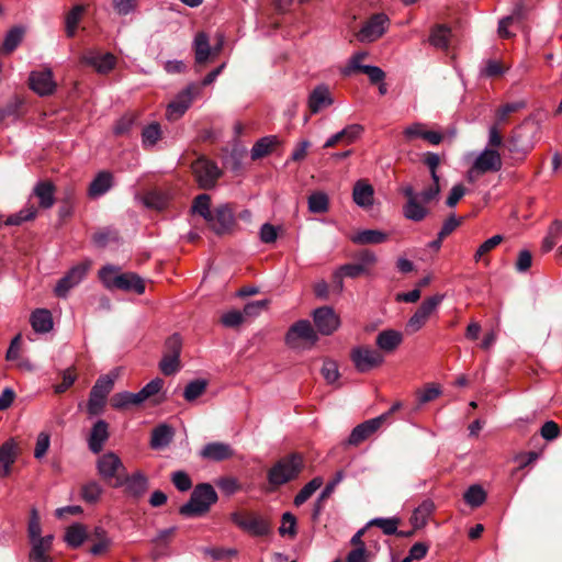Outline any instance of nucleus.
<instances>
[{"instance_id": "34", "label": "nucleus", "mask_w": 562, "mask_h": 562, "mask_svg": "<svg viewBox=\"0 0 562 562\" xmlns=\"http://www.w3.org/2000/svg\"><path fill=\"white\" fill-rule=\"evenodd\" d=\"M31 325L36 333H47L53 328L52 314L47 310H36L31 316Z\"/></svg>"}, {"instance_id": "22", "label": "nucleus", "mask_w": 562, "mask_h": 562, "mask_svg": "<svg viewBox=\"0 0 562 562\" xmlns=\"http://www.w3.org/2000/svg\"><path fill=\"white\" fill-rule=\"evenodd\" d=\"M403 334L396 329H384L376 335L375 345L381 351L391 353L403 342Z\"/></svg>"}, {"instance_id": "18", "label": "nucleus", "mask_w": 562, "mask_h": 562, "mask_svg": "<svg viewBox=\"0 0 562 562\" xmlns=\"http://www.w3.org/2000/svg\"><path fill=\"white\" fill-rule=\"evenodd\" d=\"M195 93L196 88L194 86H189L183 91H181L176 97V99L171 103H169L166 112L167 119L169 121H175L181 117L190 108Z\"/></svg>"}, {"instance_id": "51", "label": "nucleus", "mask_w": 562, "mask_h": 562, "mask_svg": "<svg viewBox=\"0 0 562 562\" xmlns=\"http://www.w3.org/2000/svg\"><path fill=\"white\" fill-rule=\"evenodd\" d=\"M503 239L504 237L502 235H494L482 243L474 254V261H481L483 257L495 249L503 241Z\"/></svg>"}, {"instance_id": "8", "label": "nucleus", "mask_w": 562, "mask_h": 562, "mask_svg": "<svg viewBox=\"0 0 562 562\" xmlns=\"http://www.w3.org/2000/svg\"><path fill=\"white\" fill-rule=\"evenodd\" d=\"M195 180L201 189L210 190L215 187L222 171L217 165L204 157L198 158L191 166Z\"/></svg>"}, {"instance_id": "2", "label": "nucleus", "mask_w": 562, "mask_h": 562, "mask_svg": "<svg viewBox=\"0 0 562 562\" xmlns=\"http://www.w3.org/2000/svg\"><path fill=\"white\" fill-rule=\"evenodd\" d=\"M217 499V493L211 484H198L193 488L189 502L180 507L179 513L184 517L203 516Z\"/></svg>"}, {"instance_id": "40", "label": "nucleus", "mask_w": 562, "mask_h": 562, "mask_svg": "<svg viewBox=\"0 0 562 562\" xmlns=\"http://www.w3.org/2000/svg\"><path fill=\"white\" fill-rule=\"evenodd\" d=\"M191 212L200 215L207 223L213 214V211H211V196L205 193L195 196L191 206Z\"/></svg>"}, {"instance_id": "38", "label": "nucleus", "mask_w": 562, "mask_h": 562, "mask_svg": "<svg viewBox=\"0 0 562 562\" xmlns=\"http://www.w3.org/2000/svg\"><path fill=\"white\" fill-rule=\"evenodd\" d=\"M172 440V430L167 425H160L153 430L150 447L154 449H160L170 443Z\"/></svg>"}, {"instance_id": "59", "label": "nucleus", "mask_w": 562, "mask_h": 562, "mask_svg": "<svg viewBox=\"0 0 562 562\" xmlns=\"http://www.w3.org/2000/svg\"><path fill=\"white\" fill-rule=\"evenodd\" d=\"M171 482L180 492H187L192 487V481L184 471H176L171 474Z\"/></svg>"}, {"instance_id": "1", "label": "nucleus", "mask_w": 562, "mask_h": 562, "mask_svg": "<svg viewBox=\"0 0 562 562\" xmlns=\"http://www.w3.org/2000/svg\"><path fill=\"white\" fill-rule=\"evenodd\" d=\"M99 278L106 289H119L127 292L143 294L145 292L144 280L134 272L120 273V268L105 266L99 271Z\"/></svg>"}, {"instance_id": "37", "label": "nucleus", "mask_w": 562, "mask_h": 562, "mask_svg": "<svg viewBox=\"0 0 562 562\" xmlns=\"http://www.w3.org/2000/svg\"><path fill=\"white\" fill-rule=\"evenodd\" d=\"M86 60L101 74H106L112 70L116 63L115 57L110 53L104 55H92L86 57Z\"/></svg>"}, {"instance_id": "49", "label": "nucleus", "mask_w": 562, "mask_h": 562, "mask_svg": "<svg viewBox=\"0 0 562 562\" xmlns=\"http://www.w3.org/2000/svg\"><path fill=\"white\" fill-rule=\"evenodd\" d=\"M400 525V518H374L368 522V527L375 526L382 529L385 535H396Z\"/></svg>"}, {"instance_id": "29", "label": "nucleus", "mask_w": 562, "mask_h": 562, "mask_svg": "<svg viewBox=\"0 0 562 562\" xmlns=\"http://www.w3.org/2000/svg\"><path fill=\"white\" fill-rule=\"evenodd\" d=\"M233 456L229 445L224 442H211L203 447L201 457L207 460L222 461Z\"/></svg>"}, {"instance_id": "39", "label": "nucleus", "mask_w": 562, "mask_h": 562, "mask_svg": "<svg viewBox=\"0 0 562 562\" xmlns=\"http://www.w3.org/2000/svg\"><path fill=\"white\" fill-rule=\"evenodd\" d=\"M86 11V7L83 4H76L71 8V10L67 13L65 19L66 24V34L68 37H74L77 31V26Z\"/></svg>"}, {"instance_id": "24", "label": "nucleus", "mask_w": 562, "mask_h": 562, "mask_svg": "<svg viewBox=\"0 0 562 562\" xmlns=\"http://www.w3.org/2000/svg\"><path fill=\"white\" fill-rule=\"evenodd\" d=\"M352 200L362 209L371 207L374 202L373 187L366 180H358L353 186Z\"/></svg>"}, {"instance_id": "47", "label": "nucleus", "mask_w": 562, "mask_h": 562, "mask_svg": "<svg viewBox=\"0 0 562 562\" xmlns=\"http://www.w3.org/2000/svg\"><path fill=\"white\" fill-rule=\"evenodd\" d=\"M328 196L324 192H314L308 196V210L312 213L321 214L328 211Z\"/></svg>"}, {"instance_id": "25", "label": "nucleus", "mask_w": 562, "mask_h": 562, "mask_svg": "<svg viewBox=\"0 0 562 562\" xmlns=\"http://www.w3.org/2000/svg\"><path fill=\"white\" fill-rule=\"evenodd\" d=\"M18 457V447L13 439L7 440L0 447V476L5 477L11 473V467Z\"/></svg>"}, {"instance_id": "56", "label": "nucleus", "mask_w": 562, "mask_h": 562, "mask_svg": "<svg viewBox=\"0 0 562 562\" xmlns=\"http://www.w3.org/2000/svg\"><path fill=\"white\" fill-rule=\"evenodd\" d=\"M112 7L116 14L125 16L137 10L138 0H113Z\"/></svg>"}, {"instance_id": "44", "label": "nucleus", "mask_w": 562, "mask_h": 562, "mask_svg": "<svg viewBox=\"0 0 562 562\" xmlns=\"http://www.w3.org/2000/svg\"><path fill=\"white\" fill-rule=\"evenodd\" d=\"M161 138V128L158 123H150L142 132V144L144 148L154 147Z\"/></svg>"}, {"instance_id": "61", "label": "nucleus", "mask_w": 562, "mask_h": 562, "mask_svg": "<svg viewBox=\"0 0 562 562\" xmlns=\"http://www.w3.org/2000/svg\"><path fill=\"white\" fill-rule=\"evenodd\" d=\"M106 400L90 392L87 404V412L90 416H98L103 413Z\"/></svg>"}, {"instance_id": "23", "label": "nucleus", "mask_w": 562, "mask_h": 562, "mask_svg": "<svg viewBox=\"0 0 562 562\" xmlns=\"http://www.w3.org/2000/svg\"><path fill=\"white\" fill-rule=\"evenodd\" d=\"M109 439V425L105 420L99 419L94 423V425L91 428V432L88 439V446L89 449L93 453H99L104 443Z\"/></svg>"}, {"instance_id": "14", "label": "nucleus", "mask_w": 562, "mask_h": 562, "mask_svg": "<svg viewBox=\"0 0 562 562\" xmlns=\"http://www.w3.org/2000/svg\"><path fill=\"white\" fill-rule=\"evenodd\" d=\"M424 164L428 167L432 179L431 184L420 192L424 202H431L439 196L440 186L437 168L440 165V157L436 153L427 151L424 156Z\"/></svg>"}, {"instance_id": "11", "label": "nucleus", "mask_w": 562, "mask_h": 562, "mask_svg": "<svg viewBox=\"0 0 562 562\" xmlns=\"http://www.w3.org/2000/svg\"><path fill=\"white\" fill-rule=\"evenodd\" d=\"M98 474L106 482L111 480L117 481V477H122L125 471L124 464L121 458L112 452L108 451L101 454L97 460Z\"/></svg>"}, {"instance_id": "21", "label": "nucleus", "mask_w": 562, "mask_h": 562, "mask_svg": "<svg viewBox=\"0 0 562 562\" xmlns=\"http://www.w3.org/2000/svg\"><path fill=\"white\" fill-rule=\"evenodd\" d=\"M123 485H125V491L128 495L140 497L147 491L148 480L142 472H135L125 477H117V481L114 482L115 487Z\"/></svg>"}, {"instance_id": "26", "label": "nucleus", "mask_w": 562, "mask_h": 562, "mask_svg": "<svg viewBox=\"0 0 562 562\" xmlns=\"http://www.w3.org/2000/svg\"><path fill=\"white\" fill-rule=\"evenodd\" d=\"M363 128L359 124H351L346 126L340 132L331 135L324 144V148H329L338 143H345L347 145L352 144L362 133Z\"/></svg>"}, {"instance_id": "5", "label": "nucleus", "mask_w": 562, "mask_h": 562, "mask_svg": "<svg viewBox=\"0 0 562 562\" xmlns=\"http://www.w3.org/2000/svg\"><path fill=\"white\" fill-rule=\"evenodd\" d=\"M503 161L497 149L484 148L473 161L468 178L474 181L479 176L487 172H497L502 169Z\"/></svg>"}, {"instance_id": "13", "label": "nucleus", "mask_w": 562, "mask_h": 562, "mask_svg": "<svg viewBox=\"0 0 562 562\" xmlns=\"http://www.w3.org/2000/svg\"><path fill=\"white\" fill-rule=\"evenodd\" d=\"M312 316L317 331L322 335H331L340 326L338 314L329 306H322L314 310Z\"/></svg>"}, {"instance_id": "58", "label": "nucleus", "mask_w": 562, "mask_h": 562, "mask_svg": "<svg viewBox=\"0 0 562 562\" xmlns=\"http://www.w3.org/2000/svg\"><path fill=\"white\" fill-rule=\"evenodd\" d=\"M50 446V436L49 434L42 431L38 434L35 449H34V458L40 460L45 457Z\"/></svg>"}, {"instance_id": "19", "label": "nucleus", "mask_w": 562, "mask_h": 562, "mask_svg": "<svg viewBox=\"0 0 562 562\" xmlns=\"http://www.w3.org/2000/svg\"><path fill=\"white\" fill-rule=\"evenodd\" d=\"M384 420L385 415H381L359 424L352 429L348 438V445L358 446L373 435L382 426Z\"/></svg>"}, {"instance_id": "46", "label": "nucleus", "mask_w": 562, "mask_h": 562, "mask_svg": "<svg viewBox=\"0 0 562 562\" xmlns=\"http://www.w3.org/2000/svg\"><path fill=\"white\" fill-rule=\"evenodd\" d=\"M506 147L508 151L520 161L525 159L531 149V146L520 144L519 135L517 133L510 135V137L507 139Z\"/></svg>"}, {"instance_id": "60", "label": "nucleus", "mask_w": 562, "mask_h": 562, "mask_svg": "<svg viewBox=\"0 0 562 562\" xmlns=\"http://www.w3.org/2000/svg\"><path fill=\"white\" fill-rule=\"evenodd\" d=\"M440 394L441 390L439 389V386H436L434 384L428 385L423 390H418L416 393L419 405H424L428 402L436 400Z\"/></svg>"}, {"instance_id": "54", "label": "nucleus", "mask_w": 562, "mask_h": 562, "mask_svg": "<svg viewBox=\"0 0 562 562\" xmlns=\"http://www.w3.org/2000/svg\"><path fill=\"white\" fill-rule=\"evenodd\" d=\"M162 386L164 380L160 378H156L143 386L139 391L143 403L156 396L161 391Z\"/></svg>"}, {"instance_id": "41", "label": "nucleus", "mask_w": 562, "mask_h": 562, "mask_svg": "<svg viewBox=\"0 0 562 562\" xmlns=\"http://www.w3.org/2000/svg\"><path fill=\"white\" fill-rule=\"evenodd\" d=\"M24 36V29L14 26L8 31L4 36L2 49L5 54H11L22 42Z\"/></svg>"}, {"instance_id": "35", "label": "nucleus", "mask_w": 562, "mask_h": 562, "mask_svg": "<svg viewBox=\"0 0 562 562\" xmlns=\"http://www.w3.org/2000/svg\"><path fill=\"white\" fill-rule=\"evenodd\" d=\"M87 529L81 524H74L69 526L65 533V541L71 548L80 547L87 539Z\"/></svg>"}, {"instance_id": "50", "label": "nucleus", "mask_w": 562, "mask_h": 562, "mask_svg": "<svg viewBox=\"0 0 562 562\" xmlns=\"http://www.w3.org/2000/svg\"><path fill=\"white\" fill-rule=\"evenodd\" d=\"M463 497L470 506L479 507L485 502L486 493L480 485H472L467 490Z\"/></svg>"}, {"instance_id": "32", "label": "nucleus", "mask_w": 562, "mask_h": 562, "mask_svg": "<svg viewBox=\"0 0 562 562\" xmlns=\"http://www.w3.org/2000/svg\"><path fill=\"white\" fill-rule=\"evenodd\" d=\"M386 239L387 235L378 229H364L351 236V241L358 245H376L384 243Z\"/></svg>"}, {"instance_id": "64", "label": "nucleus", "mask_w": 562, "mask_h": 562, "mask_svg": "<svg viewBox=\"0 0 562 562\" xmlns=\"http://www.w3.org/2000/svg\"><path fill=\"white\" fill-rule=\"evenodd\" d=\"M371 554L366 547L352 549L346 558V562H370Z\"/></svg>"}, {"instance_id": "63", "label": "nucleus", "mask_w": 562, "mask_h": 562, "mask_svg": "<svg viewBox=\"0 0 562 562\" xmlns=\"http://www.w3.org/2000/svg\"><path fill=\"white\" fill-rule=\"evenodd\" d=\"M32 542V549L30 552V560L32 562H52V558H49L46 552L48 551L47 548L41 546L35 540Z\"/></svg>"}, {"instance_id": "42", "label": "nucleus", "mask_w": 562, "mask_h": 562, "mask_svg": "<svg viewBox=\"0 0 562 562\" xmlns=\"http://www.w3.org/2000/svg\"><path fill=\"white\" fill-rule=\"evenodd\" d=\"M323 485V479L316 476L306 483L301 491L294 497V505H303L321 486Z\"/></svg>"}, {"instance_id": "9", "label": "nucleus", "mask_w": 562, "mask_h": 562, "mask_svg": "<svg viewBox=\"0 0 562 562\" xmlns=\"http://www.w3.org/2000/svg\"><path fill=\"white\" fill-rule=\"evenodd\" d=\"M350 358L357 371L364 373L383 364L384 357L381 351L369 346H359L351 350Z\"/></svg>"}, {"instance_id": "6", "label": "nucleus", "mask_w": 562, "mask_h": 562, "mask_svg": "<svg viewBox=\"0 0 562 562\" xmlns=\"http://www.w3.org/2000/svg\"><path fill=\"white\" fill-rule=\"evenodd\" d=\"M445 299V294H435L425 299L416 312L409 317L406 323V330L409 334L419 331L428 322L431 314H434L438 306Z\"/></svg>"}, {"instance_id": "33", "label": "nucleus", "mask_w": 562, "mask_h": 562, "mask_svg": "<svg viewBox=\"0 0 562 562\" xmlns=\"http://www.w3.org/2000/svg\"><path fill=\"white\" fill-rule=\"evenodd\" d=\"M435 510V504L431 499H425L422 502V504L414 510L411 522L414 526L415 529L423 528L427 521L430 515Z\"/></svg>"}, {"instance_id": "55", "label": "nucleus", "mask_w": 562, "mask_h": 562, "mask_svg": "<svg viewBox=\"0 0 562 562\" xmlns=\"http://www.w3.org/2000/svg\"><path fill=\"white\" fill-rule=\"evenodd\" d=\"M180 368V356L164 355L159 369L165 375L175 374Z\"/></svg>"}, {"instance_id": "7", "label": "nucleus", "mask_w": 562, "mask_h": 562, "mask_svg": "<svg viewBox=\"0 0 562 562\" xmlns=\"http://www.w3.org/2000/svg\"><path fill=\"white\" fill-rule=\"evenodd\" d=\"M390 25V18L385 13H375L362 24L357 38L361 43H373L387 32Z\"/></svg>"}, {"instance_id": "17", "label": "nucleus", "mask_w": 562, "mask_h": 562, "mask_svg": "<svg viewBox=\"0 0 562 562\" xmlns=\"http://www.w3.org/2000/svg\"><path fill=\"white\" fill-rule=\"evenodd\" d=\"M231 518L239 528L255 536H265L269 532V524L259 516L236 512Z\"/></svg>"}, {"instance_id": "52", "label": "nucleus", "mask_w": 562, "mask_h": 562, "mask_svg": "<svg viewBox=\"0 0 562 562\" xmlns=\"http://www.w3.org/2000/svg\"><path fill=\"white\" fill-rule=\"evenodd\" d=\"M368 56V54L366 52H358L356 54H353L347 66L344 67L341 69V74L345 76V77H349L351 76L353 72L356 71H361L362 72V68L366 66V65H362L361 61Z\"/></svg>"}, {"instance_id": "3", "label": "nucleus", "mask_w": 562, "mask_h": 562, "mask_svg": "<svg viewBox=\"0 0 562 562\" xmlns=\"http://www.w3.org/2000/svg\"><path fill=\"white\" fill-rule=\"evenodd\" d=\"M304 467L303 458L292 453L280 459L268 472V482L272 486L283 485L299 476Z\"/></svg>"}, {"instance_id": "20", "label": "nucleus", "mask_w": 562, "mask_h": 562, "mask_svg": "<svg viewBox=\"0 0 562 562\" xmlns=\"http://www.w3.org/2000/svg\"><path fill=\"white\" fill-rule=\"evenodd\" d=\"M334 103L328 86L322 83L316 86L310 93L307 106L312 114H316Z\"/></svg>"}, {"instance_id": "15", "label": "nucleus", "mask_w": 562, "mask_h": 562, "mask_svg": "<svg viewBox=\"0 0 562 562\" xmlns=\"http://www.w3.org/2000/svg\"><path fill=\"white\" fill-rule=\"evenodd\" d=\"M29 86L40 97L53 94L57 87L49 68L32 71L29 77Z\"/></svg>"}, {"instance_id": "30", "label": "nucleus", "mask_w": 562, "mask_h": 562, "mask_svg": "<svg viewBox=\"0 0 562 562\" xmlns=\"http://www.w3.org/2000/svg\"><path fill=\"white\" fill-rule=\"evenodd\" d=\"M142 404L143 401L140 398L139 392L132 393L124 391L115 393L111 397V406L117 411L130 409L131 407L140 406Z\"/></svg>"}, {"instance_id": "28", "label": "nucleus", "mask_w": 562, "mask_h": 562, "mask_svg": "<svg viewBox=\"0 0 562 562\" xmlns=\"http://www.w3.org/2000/svg\"><path fill=\"white\" fill-rule=\"evenodd\" d=\"M33 195L38 199L42 209H50L55 204V186L50 181H38L33 189Z\"/></svg>"}, {"instance_id": "45", "label": "nucleus", "mask_w": 562, "mask_h": 562, "mask_svg": "<svg viewBox=\"0 0 562 562\" xmlns=\"http://www.w3.org/2000/svg\"><path fill=\"white\" fill-rule=\"evenodd\" d=\"M450 29L445 25H438L432 29L429 42L432 46L446 49L449 45Z\"/></svg>"}, {"instance_id": "36", "label": "nucleus", "mask_w": 562, "mask_h": 562, "mask_svg": "<svg viewBox=\"0 0 562 562\" xmlns=\"http://www.w3.org/2000/svg\"><path fill=\"white\" fill-rule=\"evenodd\" d=\"M278 145V138L277 136H266L260 138L255 143V145L251 148V159L257 160L260 159L272 150L274 146Z\"/></svg>"}, {"instance_id": "48", "label": "nucleus", "mask_w": 562, "mask_h": 562, "mask_svg": "<svg viewBox=\"0 0 562 562\" xmlns=\"http://www.w3.org/2000/svg\"><path fill=\"white\" fill-rule=\"evenodd\" d=\"M102 493V486L95 481L88 482L81 488V497L89 504H95L100 499Z\"/></svg>"}, {"instance_id": "62", "label": "nucleus", "mask_w": 562, "mask_h": 562, "mask_svg": "<svg viewBox=\"0 0 562 562\" xmlns=\"http://www.w3.org/2000/svg\"><path fill=\"white\" fill-rule=\"evenodd\" d=\"M426 130L427 128L424 123L416 122L405 127L403 135L407 142H412L417 138L424 139Z\"/></svg>"}, {"instance_id": "4", "label": "nucleus", "mask_w": 562, "mask_h": 562, "mask_svg": "<svg viewBox=\"0 0 562 562\" xmlns=\"http://www.w3.org/2000/svg\"><path fill=\"white\" fill-rule=\"evenodd\" d=\"M317 339V333L306 319L294 323L285 335L286 345L293 349L310 348Z\"/></svg>"}, {"instance_id": "16", "label": "nucleus", "mask_w": 562, "mask_h": 562, "mask_svg": "<svg viewBox=\"0 0 562 562\" xmlns=\"http://www.w3.org/2000/svg\"><path fill=\"white\" fill-rule=\"evenodd\" d=\"M235 224L234 211L229 204L217 206L209 220L207 225L216 234L228 233Z\"/></svg>"}, {"instance_id": "57", "label": "nucleus", "mask_w": 562, "mask_h": 562, "mask_svg": "<svg viewBox=\"0 0 562 562\" xmlns=\"http://www.w3.org/2000/svg\"><path fill=\"white\" fill-rule=\"evenodd\" d=\"M281 536L289 535L294 537L296 535V518L293 514L286 512L282 515V522L279 528Z\"/></svg>"}, {"instance_id": "27", "label": "nucleus", "mask_w": 562, "mask_h": 562, "mask_svg": "<svg viewBox=\"0 0 562 562\" xmlns=\"http://www.w3.org/2000/svg\"><path fill=\"white\" fill-rule=\"evenodd\" d=\"M113 186V176L109 171H100L91 181L88 195L91 199H97L105 194Z\"/></svg>"}, {"instance_id": "12", "label": "nucleus", "mask_w": 562, "mask_h": 562, "mask_svg": "<svg viewBox=\"0 0 562 562\" xmlns=\"http://www.w3.org/2000/svg\"><path fill=\"white\" fill-rule=\"evenodd\" d=\"M91 267V261L86 260L74 266L56 284L55 294L66 297L68 292L78 285L86 277Z\"/></svg>"}, {"instance_id": "10", "label": "nucleus", "mask_w": 562, "mask_h": 562, "mask_svg": "<svg viewBox=\"0 0 562 562\" xmlns=\"http://www.w3.org/2000/svg\"><path fill=\"white\" fill-rule=\"evenodd\" d=\"M402 192L407 199L403 207L404 216L414 222L423 221L429 214V210L426 206L429 202H424L420 193H416L412 186L404 187Z\"/></svg>"}, {"instance_id": "43", "label": "nucleus", "mask_w": 562, "mask_h": 562, "mask_svg": "<svg viewBox=\"0 0 562 562\" xmlns=\"http://www.w3.org/2000/svg\"><path fill=\"white\" fill-rule=\"evenodd\" d=\"M115 379H116L115 374H105V375L100 376L95 381V383L92 386L90 392L106 400L108 395L113 390Z\"/></svg>"}, {"instance_id": "31", "label": "nucleus", "mask_w": 562, "mask_h": 562, "mask_svg": "<svg viewBox=\"0 0 562 562\" xmlns=\"http://www.w3.org/2000/svg\"><path fill=\"white\" fill-rule=\"evenodd\" d=\"M193 49L195 55V61L198 64H204L210 58L212 50L210 46L209 35L204 32H199L193 40Z\"/></svg>"}, {"instance_id": "53", "label": "nucleus", "mask_w": 562, "mask_h": 562, "mask_svg": "<svg viewBox=\"0 0 562 562\" xmlns=\"http://www.w3.org/2000/svg\"><path fill=\"white\" fill-rule=\"evenodd\" d=\"M206 390V382L204 380L191 381L184 389L183 396L187 401L192 402L201 396Z\"/></svg>"}]
</instances>
